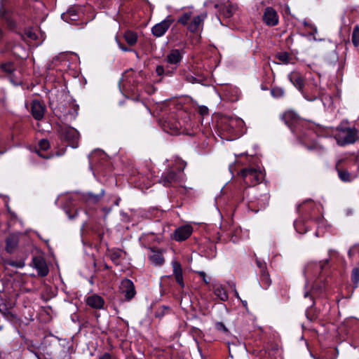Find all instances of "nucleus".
<instances>
[{
  "label": "nucleus",
  "instance_id": "1",
  "mask_svg": "<svg viewBox=\"0 0 359 359\" xmlns=\"http://www.w3.org/2000/svg\"><path fill=\"white\" fill-rule=\"evenodd\" d=\"M337 143L339 146H344L354 143L358 137V131L354 128H337V132L334 135Z\"/></svg>",
  "mask_w": 359,
  "mask_h": 359
},
{
  "label": "nucleus",
  "instance_id": "52",
  "mask_svg": "<svg viewBox=\"0 0 359 359\" xmlns=\"http://www.w3.org/2000/svg\"><path fill=\"white\" fill-rule=\"evenodd\" d=\"M3 329V327L0 325V331Z\"/></svg>",
  "mask_w": 359,
  "mask_h": 359
},
{
  "label": "nucleus",
  "instance_id": "15",
  "mask_svg": "<svg viewBox=\"0 0 359 359\" xmlns=\"http://www.w3.org/2000/svg\"><path fill=\"white\" fill-rule=\"evenodd\" d=\"M149 258L151 262L156 266H161L164 263L163 252L160 250L151 249Z\"/></svg>",
  "mask_w": 359,
  "mask_h": 359
},
{
  "label": "nucleus",
  "instance_id": "50",
  "mask_svg": "<svg viewBox=\"0 0 359 359\" xmlns=\"http://www.w3.org/2000/svg\"><path fill=\"white\" fill-rule=\"evenodd\" d=\"M2 358V352L0 351V359Z\"/></svg>",
  "mask_w": 359,
  "mask_h": 359
},
{
  "label": "nucleus",
  "instance_id": "26",
  "mask_svg": "<svg viewBox=\"0 0 359 359\" xmlns=\"http://www.w3.org/2000/svg\"><path fill=\"white\" fill-rule=\"evenodd\" d=\"M23 39L29 42H31L36 40L37 36L32 29H28L25 31Z\"/></svg>",
  "mask_w": 359,
  "mask_h": 359
},
{
  "label": "nucleus",
  "instance_id": "43",
  "mask_svg": "<svg viewBox=\"0 0 359 359\" xmlns=\"http://www.w3.org/2000/svg\"><path fill=\"white\" fill-rule=\"evenodd\" d=\"M99 359H111L110 354L106 353L104 355H102Z\"/></svg>",
  "mask_w": 359,
  "mask_h": 359
},
{
  "label": "nucleus",
  "instance_id": "46",
  "mask_svg": "<svg viewBox=\"0 0 359 359\" xmlns=\"http://www.w3.org/2000/svg\"><path fill=\"white\" fill-rule=\"evenodd\" d=\"M235 295L238 299H240L239 294L236 290L235 291Z\"/></svg>",
  "mask_w": 359,
  "mask_h": 359
},
{
  "label": "nucleus",
  "instance_id": "37",
  "mask_svg": "<svg viewBox=\"0 0 359 359\" xmlns=\"http://www.w3.org/2000/svg\"><path fill=\"white\" fill-rule=\"evenodd\" d=\"M216 328L218 330H221V331H224V332L227 331V329H226V326L224 325V324L221 322H218L216 323Z\"/></svg>",
  "mask_w": 359,
  "mask_h": 359
},
{
  "label": "nucleus",
  "instance_id": "13",
  "mask_svg": "<svg viewBox=\"0 0 359 359\" xmlns=\"http://www.w3.org/2000/svg\"><path fill=\"white\" fill-rule=\"evenodd\" d=\"M206 18V14H201L194 17L187 26V29L191 32H197L201 26L203 25L204 20Z\"/></svg>",
  "mask_w": 359,
  "mask_h": 359
},
{
  "label": "nucleus",
  "instance_id": "24",
  "mask_svg": "<svg viewBox=\"0 0 359 359\" xmlns=\"http://www.w3.org/2000/svg\"><path fill=\"white\" fill-rule=\"evenodd\" d=\"M215 294L222 301H226L228 299V294L225 290L221 287L217 286L214 290Z\"/></svg>",
  "mask_w": 359,
  "mask_h": 359
},
{
  "label": "nucleus",
  "instance_id": "51",
  "mask_svg": "<svg viewBox=\"0 0 359 359\" xmlns=\"http://www.w3.org/2000/svg\"><path fill=\"white\" fill-rule=\"evenodd\" d=\"M306 316H307L308 318H310L309 316V311L306 312Z\"/></svg>",
  "mask_w": 359,
  "mask_h": 359
},
{
  "label": "nucleus",
  "instance_id": "29",
  "mask_svg": "<svg viewBox=\"0 0 359 359\" xmlns=\"http://www.w3.org/2000/svg\"><path fill=\"white\" fill-rule=\"evenodd\" d=\"M122 252L121 250H114L110 252L111 259L116 264H118L119 259L121 256Z\"/></svg>",
  "mask_w": 359,
  "mask_h": 359
},
{
  "label": "nucleus",
  "instance_id": "19",
  "mask_svg": "<svg viewBox=\"0 0 359 359\" xmlns=\"http://www.w3.org/2000/svg\"><path fill=\"white\" fill-rule=\"evenodd\" d=\"M49 142L46 140H41L39 143V149L36 151L38 155L43 158H50V156H46L44 155L42 151H46L49 148Z\"/></svg>",
  "mask_w": 359,
  "mask_h": 359
},
{
  "label": "nucleus",
  "instance_id": "49",
  "mask_svg": "<svg viewBox=\"0 0 359 359\" xmlns=\"http://www.w3.org/2000/svg\"><path fill=\"white\" fill-rule=\"evenodd\" d=\"M309 296V293L308 292H306L305 294H304V297H307Z\"/></svg>",
  "mask_w": 359,
  "mask_h": 359
},
{
  "label": "nucleus",
  "instance_id": "2",
  "mask_svg": "<svg viewBox=\"0 0 359 359\" xmlns=\"http://www.w3.org/2000/svg\"><path fill=\"white\" fill-rule=\"evenodd\" d=\"M60 136L73 148L79 146V140L80 135L79 132L74 128L69 126H60L57 130Z\"/></svg>",
  "mask_w": 359,
  "mask_h": 359
},
{
  "label": "nucleus",
  "instance_id": "6",
  "mask_svg": "<svg viewBox=\"0 0 359 359\" xmlns=\"http://www.w3.org/2000/svg\"><path fill=\"white\" fill-rule=\"evenodd\" d=\"M174 20L170 17L168 16L165 20L155 25L152 29V34L156 37H161L165 34L167 30L169 29Z\"/></svg>",
  "mask_w": 359,
  "mask_h": 359
},
{
  "label": "nucleus",
  "instance_id": "7",
  "mask_svg": "<svg viewBox=\"0 0 359 359\" xmlns=\"http://www.w3.org/2000/svg\"><path fill=\"white\" fill-rule=\"evenodd\" d=\"M34 267L37 270L38 274L41 276H46L48 273V268L43 257L41 256L34 257L32 260Z\"/></svg>",
  "mask_w": 359,
  "mask_h": 359
},
{
  "label": "nucleus",
  "instance_id": "30",
  "mask_svg": "<svg viewBox=\"0 0 359 359\" xmlns=\"http://www.w3.org/2000/svg\"><path fill=\"white\" fill-rule=\"evenodd\" d=\"M6 264L9 266H15L16 268L22 269L25 266V263L22 261H8Z\"/></svg>",
  "mask_w": 359,
  "mask_h": 359
},
{
  "label": "nucleus",
  "instance_id": "27",
  "mask_svg": "<svg viewBox=\"0 0 359 359\" xmlns=\"http://www.w3.org/2000/svg\"><path fill=\"white\" fill-rule=\"evenodd\" d=\"M351 41L355 46H359V25H358L353 28Z\"/></svg>",
  "mask_w": 359,
  "mask_h": 359
},
{
  "label": "nucleus",
  "instance_id": "11",
  "mask_svg": "<svg viewBox=\"0 0 359 359\" xmlns=\"http://www.w3.org/2000/svg\"><path fill=\"white\" fill-rule=\"evenodd\" d=\"M182 57V52L177 49H172L166 56L165 61L170 65H175V69H176L177 65L181 62Z\"/></svg>",
  "mask_w": 359,
  "mask_h": 359
},
{
  "label": "nucleus",
  "instance_id": "31",
  "mask_svg": "<svg viewBox=\"0 0 359 359\" xmlns=\"http://www.w3.org/2000/svg\"><path fill=\"white\" fill-rule=\"evenodd\" d=\"M271 94L274 97H280L284 95V90L282 88H276L271 90Z\"/></svg>",
  "mask_w": 359,
  "mask_h": 359
},
{
  "label": "nucleus",
  "instance_id": "23",
  "mask_svg": "<svg viewBox=\"0 0 359 359\" xmlns=\"http://www.w3.org/2000/svg\"><path fill=\"white\" fill-rule=\"evenodd\" d=\"M104 191L102 190L99 194H94L93 193H88L86 195V199L88 202H91L93 203H97L104 196Z\"/></svg>",
  "mask_w": 359,
  "mask_h": 359
},
{
  "label": "nucleus",
  "instance_id": "10",
  "mask_svg": "<svg viewBox=\"0 0 359 359\" xmlns=\"http://www.w3.org/2000/svg\"><path fill=\"white\" fill-rule=\"evenodd\" d=\"M192 231L193 229L190 225L180 226L175 231V239L177 241L186 240L191 236Z\"/></svg>",
  "mask_w": 359,
  "mask_h": 359
},
{
  "label": "nucleus",
  "instance_id": "47",
  "mask_svg": "<svg viewBox=\"0 0 359 359\" xmlns=\"http://www.w3.org/2000/svg\"><path fill=\"white\" fill-rule=\"evenodd\" d=\"M2 33H3L2 29L0 28V37L2 36V34H3Z\"/></svg>",
  "mask_w": 359,
  "mask_h": 359
},
{
  "label": "nucleus",
  "instance_id": "28",
  "mask_svg": "<svg viewBox=\"0 0 359 359\" xmlns=\"http://www.w3.org/2000/svg\"><path fill=\"white\" fill-rule=\"evenodd\" d=\"M191 13H185L178 19V22L187 27L191 21Z\"/></svg>",
  "mask_w": 359,
  "mask_h": 359
},
{
  "label": "nucleus",
  "instance_id": "21",
  "mask_svg": "<svg viewBox=\"0 0 359 359\" xmlns=\"http://www.w3.org/2000/svg\"><path fill=\"white\" fill-rule=\"evenodd\" d=\"M339 162L337 164V170L340 180L343 182H351L353 180L352 175L346 170L338 168Z\"/></svg>",
  "mask_w": 359,
  "mask_h": 359
},
{
  "label": "nucleus",
  "instance_id": "44",
  "mask_svg": "<svg viewBox=\"0 0 359 359\" xmlns=\"http://www.w3.org/2000/svg\"><path fill=\"white\" fill-rule=\"evenodd\" d=\"M119 48L123 50V51H129L130 50V49L126 48L125 46H123L122 44L119 43Z\"/></svg>",
  "mask_w": 359,
  "mask_h": 359
},
{
  "label": "nucleus",
  "instance_id": "45",
  "mask_svg": "<svg viewBox=\"0 0 359 359\" xmlns=\"http://www.w3.org/2000/svg\"><path fill=\"white\" fill-rule=\"evenodd\" d=\"M231 15H232L231 12L230 11H229V10H228V11H227V14H226V15L227 17H230Z\"/></svg>",
  "mask_w": 359,
  "mask_h": 359
},
{
  "label": "nucleus",
  "instance_id": "38",
  "mask_svg": "<svg viewBox=\"0 0 359 359\" xmlns=\"http://www.w3.org/2000/svg\"><path fill=\"white\" fill-rule=\"evenodd\" d=\"M198 275L202 278L203 280L205 283H209V279L206 277V274L205 272L203 271H198Z\"/></svg>",
  "mask_w": 359,
  "mask_h": 359
},
{
  "label": "nucleus",
  "instance_id": "40",
  "mask_svg": "<svg viewBox=\"0 0 359 359\" xmlns=\"http://www.w3.org/2000/svg\"><path fill=\"white\" fill-rule=\"evenodd\" d=\"M156 72L158 75L161 76V75H163L164 74L165 70H164V68H163V66L159 65V66L156 67Z\"/></svg>",
  "mask_w": 359,
  "mask_h": 359
},
{
  "label": "nucleus",
  "instance_id": "8",
  "mask_svg": "<svg viewBox=\"0 0 359 359\" xmlns=\"http://www.w3.org/2000/svg\"><path fill=\"white\" fill-rule=\"evenodd\" d=\"M263 20L267 25L275 26L278 22V16L273 8L267 7L264 11Z\"/></svg>",
  "mask_w": 359,
  "mask_h": 359
},
{
  "label": "nucleus",
  "instance_id": "5",
  "mask_svg": "<svg viewBox=\"0 0 359 359\" xmlns=\"http://www.w3.org/2000/svg\"><path fill=\"white\" fill-rule=\"evenodd\" d=\"M329 262L328 259H325L323 262H309L304 268V273L306 277L316 276H318L323 267Z\"/></svg>",
  "mask_w": 359,
  "mask_h": 359
},
{
  "label": "nucleus",
  "instance_id": "32",
  "mask_svg": "<svg viewBox=\"0 0 359 359\" xmlns=\"http://www.w3.org/2000/svg\"><path fill=\"white\" fill-rule=\"evenodd\" d=\"M351 278L354 283L357 284L359 283V269L358 268L353 269Z\"/></svg>",
  "mask_w": 359,
  "mask_h": 359
},
{
  "label": "nucleus",
  "instance_id": "22",
  "mask_svg": "<svg viewBox=\"0 0 359 359\" xmlns=\"http://www.w3.org/2000/svg\"><path fill=\"white\" fill-rule=\"evenodd\" d=\"M124 38L130 46H134L137 41V34L131 31L126 32L124 34Z\"/></svg>",
  "mask_w": 359,
  "mask_h": 359
},
{
  "label": "nucleus",
  "instance_id": "25",
  "mask_svg": "<svg viewBox=\"0 0 359 359\" xmlns=\"http://www.w3.org/2000/svg\"><path fill=\"white\" fill-rule=\"evenodd\" d=\"M0 67L2 72L8 75H11L15 70V66L12 62L2 63Z\"/></svg>",
  "mask_w": 359,
  "mask_h": 359
},
{
  "label": "nucleus",
  "instance_id": "4",
  "mask_svg": "<svg viewBox=\"0 0 359 359\" xmlns=\"http://www.w3.org/2000/svg\"><path fill=\"white\" fill-rule=\"evenodd\" d=\"M184 181V176L180 171V173H176L173 170H168L164 172L160 180V182L164 187H170L175 184L181 183Z\"/></svg>",
  "mask_w": 359,
  "mask_h": 359
},
{
  "label": "nucleus",
  "instance_id": "42",
  "mask_svg": "<svg viewBox=\"0 0 359 359\" xmlns=\"http://www.w3.org/2000/svg\"><path fill=\"white\" fill-rule=\"evenodd\" d=\"M168 310H169V309H168V307H163V308L162 309V312H161V313H160L159 311H157V312H156V316L157 317H161V316H163V314L165 313V311H166V312H167V311H168Z\"/></svg>",
  "mask_w": 359,
  "mask_h": 359
},
{
  "label": "nucleus",
  "instance_id": "41",
  "mask_svg": "<svg viewBox=\"0 0 359 359\" xmlns=\"http://www.w3.org/2000/svg\"><path fill=\"white\" fill-rule=\"evenodd\" d=\"M257 266L260 269V272L263 270H266L265 264H263L261 261L257 260L256 262Z\"/></svg>",
  "mask_w": 359,
  "mask_h": 359
},
{
  "label": "nucleus",
  "instance_id": "33",
  "mask_svg": "<svg viewBox=\"0 0 359 359\" xmlns=\"http://www.w3.org/2000/svg\"><path fill=\"white\" fill-rule=\"evenodd\" d=\"M278 58L283 62H287L290 58L289 55L287 53H282L278 55Z\"/></svg>",
  "mask_w": 359,
  "mask_h": 359
},
{
  "label": "nucleus",
  "instance_id": "34",
  "mask_svg": "<svg viewBox=\"0 0 359 359\" xmlns=\"http://www.w3.org/2000/svg\"><path fill=\"white\" fill-rule=\"evenodd\" d=\"M283 117L285 119L286 123H287V119H289V118H296V114L292 112V111H287V112L285 113Z\"/></svg>",
  "mask_w": 359,
  "mask_h": 359
},
{
  "label": "nucleus",
  "instance_id": "12",
  "mask_svg": "<svg viewBox=\"0 0 359 359\" xmlns=\"http://www.w3.org/2000/svg\"><path fill=\"white\" fill-rule=\"evenodd\" d=\"M45 111V107L42 104L37 101L34 100L31 106V112L35 119L40 120L43 118Z\"/></svg>",
  "mask_w": 359,
  "mask_h": 359
},
{
  "label": "nucleus",
  "instance_id": "35",
  "mask_svg": "<svg viewBox=\"0 0 359 359\" xmlns=\"http://www.w3.org/2000/svg\"><path fill=\"white\" fill-rule=\"evenodd\" d=\"M186 80L191 83H197L199 81L197 78L194 77L191 74H188L186 76Z\"/></svg>",
  "mask_w": 359,
  "mask_h": 359
},
{
  "label": "nucleus",
  "instance_id": "20",
  "mask_svg": "<svg viewBox=\"0 0 359 359\" xmlns=\"http://www.w3.org/2000/svg\"><path fill=\"white\" fill-rule=\"evenodd\" d=\"M271 279L266 270H263L260 276V284L263 288L267 289L271 285Z\"/></svg>",
  "mask_w": 359,
  "mask_h": 359
},
{
  "label": "nucleus",
  "instance_id": "39",
  "mask_svg": "<svg viewBox=\"0 0 359 359\" xmlns=\"http://www.w3.org/2000/svg\"><path fill=\"white\" fill-rule=\"evenodd\" d=\"M199 113L201 115H206L208 113V109L207 107L201 106L199 107Z\"/></svg>",
  "mask_w": 359,
  "mask_h": 359
},
{
  "label": "nucleus",
  "instance_id": "48",
  "mask_svg": "<svg viewBox=\"0 0 359 359\" xmlns=\"http://www.w3.org/2000/svg\"><path fill=\"white\" fill-rule=\"evenodd\" d=\"M243 304L244 306H246L247 305V302L246 301H243Z\"/></svg>",
  "mask_w": 359,
  "mask_h": 359
},
{
  "label": "nucleus",
  "instance_id": "14",
  "mask_svg": "<svg viewBox=\"0 0 359 359\" xmlns=\"http://www.w3.org/2000/svg\"><path fill=\"white\" fill-rule=\"evenodd\" d=\"M288 78L293 85L300 91L304 87L305 81L303 76L298 72H292L289 74Z\"/></svg>",
  "mask_w": 359,
  "mask_h": 359
},
{
  "label": "nucleus",
  "instance_id": "36",
  "mask_svg": "<svg viewBox=\"0 0 359 359\" xmlns=\"http://www.w3.org/2000/svg\"><path fill=\"white\" fill-rule=\"evenodd\" d=\"M236 123H237L238 125H241L243 123V121L241 119H236V118H232L229 121V125L231 128L234 127V125Z\"/></svg>",
  "mask_w": 359,
  "mask_h": 359
},
{
  "label": "nucleus",
  "instance_id": "18",
  "mask_svg": "<svg viewBox=\"0 0 359 359\" xmlns=\"http://www.w3.org/2000/svg\"><path fill=\"white\" fill-rule=\"evenodd\" d=\"M6 250L7 252H13L18 246V236L16 235H11L6 240Z\"/></svg>",
  "mask_w": 359,
  "mask_h": 359
},
{
  "label": "nucleus",
  "instance_id": "9",
  "mask_svg": "<svg viewBox=\"0 0 359 359\" xmlns=\"http://www.w3.org/2000/svg\"><path fill=\"white\" fill-rule=\"evenodd\" d=\"M121 292L124 294L127 299H132L135 294V287L133 282L129 279L122 280L120 286Z\"/></svg>",
  "mask_w": 359,
  "mask_h": 359
},
{
  "label": "nucleus",
  "instance_id": "3",
  "mask_svg": "<svg viewBox=\"0 0 359 359\" xmlns=\"http://www.w3.org/2000/svg\"><path fill=\"white\" fill-rule=\"evenodd\" d=\"M240 175L243 177L245 184L252 186L259 183L262 178V173L254 168H245L241 171Z\"/></svg>",
  "mask_w": 359,
  "mask_h": 359
},
{
  "label": "nucleus",
  "instance_id": "17",
  "mask_svg": "<svg viewBox=\"0 0 359 359\" xmlns=\"http://www.w3.org/2000/svg\"><path fill=\"white\" fill-rule=\"evenodd\" d=\"M172 266L173 268V274L175 275L177 283L183 287L184 282H183L182 269L181 264L176 260H172Z\"/></svg>",
  "mask_w": 359,
  "mask_h": 359
},
{
  "label": "nucleus",
  "instance_id": "16",
  "mask_svg": "<svg viewBox=\"0 0 359 359\" xmlns=\"http://www.w3.org/2000/svg\"><path fill=\"white\" fill-rule=\"evenodd\" d=\"M86 303L90 307L99 309L103 307L104 302L100 296L93 294L87 298Z\"/></svg>",
  "mask_w": 359,
  "mask_h": 359
}]
</instances>
